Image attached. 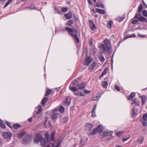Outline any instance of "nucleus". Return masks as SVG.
<instances>
[{
  "label": "nucleus",
  "instance_id": "46",
  "mask_svg": "<svg viewBox=\"0 0 147 147\" xmlns=\"http://www.w3.org/2000/svg\"><path fill=\"white\" fill-rule=\"evenodd\" d=\"M108 82L107 81L103 82L102 84L103 87L106 88L108 85Z\"/></svg>",
  "mask_w": 147,
  "mask_h": 147
},
{
  "label": "nucleus",
  "instance_id": "6",
  "mask_svg": "<svg viewBox=\"0 0 147 147\" xmlns=\"http://www.w3.org/2000/svg\"><path fill=\"white\" fill-rule=\"evenodd\" d=\"M134 18H138V20L140 21L144 22H147V19L142 16L140 14H136L134 16Z\"/></svg>",
  "mask_w": 147,
  "mask_h": 147
},
{
  "label": "nucleus",
  "instance_id": "59",
  "mask_svg": "<svg viewBox=\"0 0 147 147\" xmlns=\"http://www.w3.org/2000/svg\"><path fill=\"white\" fill-rule=\"evenodd\" d=\"M136 36V35L134 34H133L130 35L129 36H126L127 38L134 37Z\"/></svg>",
  "mask_w": 147,
  "mask_h": 147
},
{
  "label": "nucleus",
  "instance_id": "47",
  "mask_svg": "<svg viewBox=\"0 0 147 147\" xmlns=\"http://www.w3.org/2000/svg\"><path fill=\"white\" fill-rule=\"evenodd\" d=\"M60 145L57 142L55 143L52 144V147H59Z\"/></svg>",
  "mask_w": 147,
  "mask_h": 147
},
{
  "label": "nucleus",
  "instance_id": "34",
  "mask_svg": "<svg viewBox=\"0 0 147 147\" xmlns=\"http://www.w3.org/2000/svg\"><path fill=\"white\" fill-rule=\"evenodd\" d=\"M96 6L98 7H101V8L104 9L105 8L104 5L100 3L97 2L96 3Z\"/></svg>",
  "mask_w": 147,
  "mask_h": 147
},
{
  "label": "nucleus",
  "instance_id": "63",
  "mask_svg": "<svg viewBox=\"0 0 147 147\" xmlns=\"http://www.w3.org/2000/svg\"><path fill=\"white\" fill-rule=\"evenodd\" d=\"M92 39H91L90 40L89 44L91 45H92Z\"/></svg>",
  "mask_w": 147,
  "mask_h": 147
},
{
  "label": "nucleus",
  "instance_id": "36",
  "mask_svg": "<svg viewBox=\"0 0 147 147\" xmlns=\"http://www.w3.org/2000/svg\"><path fill=\"white\" fill-rule=\"evenodd\" d=\"M142 5L141 4H140L138 7V11L139 13H140L141 12L142 10Z\"/></svg>",
  "mask_w": 147,
  "mask_h": 147
},
{
  "label": "nucleus",
  "instance_id": "26",
  "mask_svg": "<svg viewBox=\"0 0 147 147\" xmlns=\"http://www.w3.org/2000/svg\"><path fill=\"white\" fill-rule=\"evenodd\" d=\"M98 57L99 58V60L100 61L103 62L105 61V59L104 57L101 54L98 55Z\"/></svg>",
  "mask_w": 147,
  "mask_h": 147
},
{
  "label": "nucleus",
  "instance_id": "4",
  "mask_svg": "<svg viewBox=\"0 0 147 147\" xmlns=\"http://www.w3.org/2000/svg\"><path fill=\"white\" fill-rule=\"evenodd\" d=\"M104 43L106 47V49L107 51L109 52L110 51L111 49V43L110 40L108 39H106L104 41Z\"/></svg>",
  "mask_w": 147,
  "mask_h": 147
},
{
  "label": "nucleus",
  "instance_id": "24",
  "mask_svg": "<svg viewBox=\"0 0 147 147\" xmlns=\"http://www.w3.org/2000/svg\"><path fill=\"white\" fill-rule=\"evenodd\" d=\"M65 16L67 19H70L72 18V15L71 13L69 12L65 15Z\"/></svg>",
  "mask_w": 147,
  "mask_h": 147
},
{
  "label": "nucleus",
  "instance_id": "62",
  "mask_svg": "<svg viewBox=\"0 0 147 147\" xmlns=\"http://www.w3.org/2000/svg\"><path fill=\"white\" fill-rule=\"evenodd\" d=\"M96 105H95L93 107L92 110L96 111Z\"/></svg>",
  "mask_w": 147,
  "mask_h": 147
},
{
  "label": "nucleus",
  "instance_id": "8",
  "mask_svg": "<svg viewBox=\"0 0 147 147\" xmlns=\"http://www.w3.org/2000/svg\"><path fill=\"white\" fill-rule=\"evenodd\" d=\"M57 109H56L53 111V113L52 115L51 118L54 120L56 119L59 115V114L57 113Z\"/></svg>",
  "mask_w": 147,
  "mask_h": 147
},
{
  "label": "nucleus",
  "instance_id": "10",
  "mask_svg": "<svg viewBox=\"0 0 147 147\" xmlns=\"http://www.w3.org/2000/svg\"><path fill=\"white\" fill-rule=\"evenodd\" d=\"M45 125L46 127H51V123L50 121L49 120L47 117H46L45 122Z\"/></svg>",
  "mask_w": 147,
  "mask_h": 147
},
{
  "label": "nucleus",
  "instance_id": "56",
  "mask_svg": "<svg viewBox=\"0 0 147 147\" xmlns=\"http://www.w3.org/2000/svg\"><path fill=\"white\" fill-rule=\"evenodd\" d=\"M92 117H96L95 111L92 110Z\"/></svg>",
  "mask_w": 147,
  "mask_h": 147
},
{
  "label": "nucleus",
  "instance_id": "27",
  "mask_svg": "<svg viewBox=\"0 0 147 147\" xmlns=\"http://www.w3.org/2000/svg\"><path fill=\"white\" fill-rule=\"evenodd\" d=\"M48 100V98L46 97L44 98L42 100V105H45L46 103Z\"/></svg>",
  "mask_w": 147,
  "mask_h": 147
},
{
  "label": "nucleus",
  "instance_id": "30",
  "mask_svg": "<svg viewBox=\"0 0 147 147\" xmlns=\"http://www.w3.org/2000/svg\"><path fill=\"white\" fill-rule=\"evenodd\" d=\"M64 137L63 136L60 137L57 140V142L60 145L61 142L63 140Z\"/></svg>",
  "mask_w": 147,
  "mask_h": 147
},
{
  "label": "nucleus",
  "instance_id": "7",
  "mask_svg": "<svg viewBox=\"0 0 147 147\" xmlns=\"http://www.w3.org/2000/svg\"><path fill=\"white\" fill-rule=\"evenodd\" d=\"M142 124L144 126H146L147 125V114H145L143 115L142 118L141 120Z\"/></svg>",
  "mask_w": 147,
  "mask_h": 147
},
{
  "label": "nucleus",
  "instance_id": "11",
  "mask_svg": "<svg viewBox=\"0 0 147 147\" xmlns=\"http://www.w3.org/2000/svg\"><path fill=\"white\" fill-rule=\"evenodd\" d=\"M3 135L5 138H10L11 137V132H4L3 133Z\"/></svg>",
  "mask_w": 147,
  "mask_h": 147
},
{
  "label": "nucleus",
  "instance_id": "12",
  "mask_svg": "<svg viewBox=\"0 0 147 147\" xmlns=\"http://www.w3.org/2000/svg\"><path fill=\"white\" fill-rule=\"evenodd\" d=\"M30 140L28 136L27 135L23 140L22 142L24 144H27L30 142Z\"/></svg>",
  "mask_w": 147,
  "mask_h": 147
},
{
  "label": "nucleus",
  "instance_id": "9",
  "mask_svg": "<svg viewBox=\"0 0 147 147\" xmlns=\"http://www.w3.org/2000/svg\"><path fill=\"white\" fill-rule=\"evenodd\" d=\"M100 52L101 53L105 54L107 52L105 47L103 44H101L99 46Z\"/></svg>",
  "mask_w": 147,
  "mask_h": 147
},
{
  "label": "nucleus",
  "instance_id": "38",
  "mask_svg": "<svg viewBox=\"0 0 147 147\" xmlns=\"http://www.w3.org/2000/svg\"><path fill=\"white\" fill-rule=\"evenodd\" d=\"M136 18H134V17L132 20L131 23L133 24H135L138 21V19H135Z\"/></svg>",
  "mask_w": 147,
  "mask_h": 147
},
{
  "label": "nucleus",
  "instance_id": "43",
  "mask_svg": "<svg viewBox=\"0 0 147 147\" xmlns=\"http://www.w3.org/2000/svg\"><path fill=\"white\" fill-rule=\"evenodd\" d=\"M12 1V0H9L4 6V7L5 8L9 4L11 3Z\"/></svg>",
  "mask_w": 147,
  "mask_h": 147
},
{
  "label": "nucleus",
  "instance_id": "53",
  "mask_svg": "<svg viewBox=\"0 0 147 147\" xmlns=\"http://www.w3.org/2000/svg\"><path fill=\"white\" fill-rule=\"evenodd\" d=\"M68 10V8L66 7H63L61 9V11L63 12H65Z\"/></svg>",
  "mask_w": 147,
  "mask_h": 147
},
{
  "label": "nucleus",
  "instance_id": "48",
  "mask_svg": "<svg viewBox=\"0 0 147 147\" xmlns=\"http://www.w3.org/2000/svg\"><path fill=\"white\" fill-rule=\"evenodd\" d=\"M73 23V22L72 20H70L67 22V24L68 25V26H71Z\"/></svg>",
  "mask_w": 147,
  "mask_h": 147
},
{
  "label": "nucleus",
  "instance_id": "39",
  "mask_svg": "<svg viewBox=\"0 0 147 147\" xmlns=\"http://www.w3.org/2000/svg\"><path fill=\"white\" fill-rule=\"evenodd\" d=\"M51 91L50 89H48L47 90L45 94V95L46 96H48L51 93Z\"/></svg>",
  "mask_w": 147,
  "mask_h": 147
},
{
  "label": "nucleus",
  "instance_id": "41",
  "mask_svg": "<svg viewBox=\"0 0 147 147\" xmlns=\"http://www.w3.org/2000/svg\"><path fill=\"white\" fill-rule=\"evenodd\" d=\"M143 137H142L138 140V142L139 143L142 144L143 141Z\"/></svg>",
  "mask_w": 147,
  "mask_h": 147
},
{
  "label": "nucleus",
  "instance_id": "31",
  "mask_svg": "<svg viewBox=\"0 0 147 147\" xmlns=\"http://www.w3.org/2000/svg\"><path fill=\"white\" fill-rule=\"evenodd\" d=\"M141 97L142 98V103L143 105L146 102V97L145 96H141Z\"/></svg>",
  "mask_w": 147,
  "mask_h": 147
},
{
  "label": "nucleus",
  "instance_id": "52",
  "mask_svg": "<svg viewBox=\"0 0 147 147\" xmlns=\"http://www.w3.org/2000/svg\"><path fill=\"white\" fill-rule=\"evenodd\" d=\"M100 97V96H96L95 97H93L92 98V100L93 101L96 100H98V99Z\"/></svg>",
  "mask_w": 147,
  "mask_h": 147
},
{
  "label": "nucleus",
  "instance_id": "1",
  "mask_svg": "<svg viewBox=\"0 0 147 147\" xmlns=\"http://www.w3.org/2000/svg\"><path fill=\"white\" fill-rule=\"evenodd\" d=\"M65 30L68 31V33L69 35L74 38L76 42H79V40L77 35L78 31L76 29L74 28L71 29L67 27L65 28Z\"/></svg>",
  "mask_w": 147,
  "mask_h": 147
},
{
  "label": "nucleus",
  "instance_id": "33",
  "mask_svg": "<svg viewBox=\"0 0 147 147\" xmlns=\"http://www.w3.org/2000/svg\"><path fill=\"white\" fill-rule=\"evenodd\" d=\"M135 94L134 93L132 92L130 94L129 97L128 98V100H130L131 99L133 98L135 96Z\"/></svg>",
  "mask_w": 147,
  "mask_h": 147
},
{
  "label": "nucleus",
  "instance_id": "60",
  "mask_svg": "<svg viewBox=\"0 0 147 147\" xmlns=\"http://www.w3.org/2000/svg\"><path fill=\"white\" fill-rule=\"evenodd\" d=\"M63 122L64 123H66L68 121V119H67V117H64L63 119Z\"/></svg>",
  "mask_w": 147,
  "mask_h": 147
},
{
  "label": "nucleus",
  "instance_id": "20",
  "mask_svg": "<svg viewBox=\"0 0 147 147\" xmlns=\"http://www.w3.org/2000/svg\"><path fill=\"white\" fill-rule=\"evenodd\" d=\"M96 129L98 133L100 134L101 133L102 130L103 129V126L102 125H100L98 126L96 128Z\"/></svg>",
  "mask_w": 147,
  "mask_h": 147
},
{
  "label": "nucleus",
  "instance_id": "54",
  "mask_svg": "<svg viewBox=\"0 0 147 147\" xmlns=\"http://www.w3.org/2000/svg\"><path fill=\"white\" fill-rule=\"evenodd\" d=\"M142 14L144 16L147 17V11L143 10L142 11Z\"/></svg>",
  "mask_w": 147,
  "mask_h": 147
},
{
  "label": "nucleus",
  "instance_id": "58",
  "mask_svg": "<svg viewBox=\"0 0 147 147\" xmlns=\"http://www.w3.org/2000/svg\"><path fill=\"white\" fill-rule=\"evenodd\" d=\"M115 88L118 91H119L120 90L119 87L117 85H115Z\"/></svg>",
  "mask_w": 147,
  "mask_h": 147
},
{
  "label": "nucleus",
  "instance_id": "25",
  "mask_svg": "<svg viewBox=\"0 0 147 147\" xmlns=\"http://www.w3.org/2000/svg\"><path fill=\"white\" fill-rule=\"evenodd\" d=\"M70 103L71 102L69 98V97H67L65 99L64 103L65 105H69Z\"/></svg>",
  "mask_w": 147,
  "mask_h": 147
},
{
  "label": "nucleus",
  "instance_id": "28",
  "mask_svg": "<svg viewBox=\"0 0 147 147\" xmlns=\"http://www.w3.org/2000/svg\"><path fill=\"white\" fill-rule=\"evenodd\" d=\"M40 116L41 115H40V113H37V112H36L35 114H34L33 116V117L37 119H38L39 118Z\"/></svg>",
  "mask_w": 147,
  "mask_h": 147
},
{
  "label": "nucleus",
  "instance_id": "17",
  "mask_svg": "<svg viewBox=\"0 0 147 147\" xmlns=\"http://www.w3.org/2000/svg\"><path fill=\"white\" fill-rule=\"evenodd\" d=\"M111 133L110 132L104 131L103 132H101L100 135L102 138H104L108 136Z\"/></svg>",
  "mask_w": 147,
  "mask_h": 147
},
{
  "label": "nucleus",
  "instance_id": "23",
  "mask_svg": "<svg viewBox=\"0 0 147 147\" xmlns=\"http://www.w3.org/2000/svg\"><path fill=\"white\" fill-rule=\"evenodd\" d=\"M97 64V63L95 61H93V63H92L90 65L89 68L91 70H93L94 69Z\"/></svg>",
  "mask_w": 147,
  "mask_h": 147
},
{
  "label": "nucleus",
  "instance_id": "40",
  "mask_svg": "<svg viewBox=\"0 0 147 147\" xmlns=\"http://www.w3.org/2000/svg\"><path fill=\"white\" fill-rule=\"evenodd\" d=\"M134 103L136 105H139V102L138 101L136 98L134 99L133 101Z\"/></svg>",
  "mask_w": 147,
  "mask_h": 147
},
{
  "label": "nucleus",
  "instance_id": "19",
  "mask_svg": "<svg viewBox=\"0 0 147 147\" xmlns=\"http://www.w3.org/2000/svg\"><path fill=\"white\" fill-rule=\"evenodd\" d=\"M74 95L78 97L83 96H84V95L81 92L77 91L76 92H74Z\"/></svg>",
  "mask_w": 147,
  "mask_h": 147
},
{
  "label": "nucleus",
  "instance_id": "3",
  "mask_svg": "<svg viewBox=\"0 0 147 147\" xmlns=\"http://www.w3.org/2000/svg\"><path fill=\"white\" fill-rule=\"evenodd\" d=\"M55 134V131H53L51 134V136L50 137V135L48 133H46L45 134V136L47 140L48 141H54L55 140L54 138Z\"/></svg>",
  "mask_w": 147,
  "mask_h": 147
},
{
  "label": "nucleus",
  "instance_id": "13",
  "mask_svg": "<svg viewBox=\"0 0 147 147\" xmlns=\"http://www.w3.org/2000/svg\"><path fill=\"white\" fill-rule=\"evenodd\" d=\"M138 111V109L136 108H134L132 110V115L131 116L134 118L137 115V112Z\"/></svg>",
  "mask_w": 147,
  "mask_h": 147
},
{
  "label": "nucleus",
  "instance_id": "22",
  "mask_svg": "<svg viewBox=\"0 0 147 147\" xmlns=\"http://www.w3.org/2000/svg\"><path fill=\"white\" fill-rule=\"evenodd\" d=\"M96 11L97 12L99 13L102 14H105L106 13V11L102 9L96 8Z\"/></svg>",
  "mask_w": 147,
  "mask_h": 147
},
{
  "label": "nucleus",
  "instance_id": "16",
  "mask_svg": "<svg viewBox=\"0 0 147 147\" xmlns=\"http://www.w3.org/2000/svg\"><path fill=\"white\" fill-rule=\"evenodd\" d=\"M90 28L91 29L93 30H94L96 29V27L93 22L91 20L89 21Z\"/></svg>",
  "mask_w": 147,
  "mask_h": 147
},
{
  "label": "nucleus",
  "instance_id": "42",
  "mask_svg": "<svg viewBox=\"0 0 147 147\" xmlns=\"http://www.w3.org/2000/svg\"><path fill=\"white\" fill-rule=\"evenodd\" d=\"M130 137L129 135H127L123 138V142H124L127 140Z\"/></svg>",
  "mask_w": 147,
  "mask_h": 147
},
{
  "label": "nucleus",
  "instance_id": "61",
  "mask_svg": "<svg viewBox=\"0 0 147 147\" xmlns=\"http://www.w3.org/2000/svg\"><path fill=\"white\" fill-rule=\"evenodd\" d=\"M6 124L9 127L11 128H12L11 126V125H10L9 123L7 122L6 123Z\"/></svg>",
  "mask_w": 147,
  "mask_h": 147
},
{
  "label": "nucleus",
  "instance_id": "50",
  "mask_svg": "<svg viewBox=\"0 0 147 147\" xmlns=\"http://www.w3.org/2000/svg\"><path fill=\"white\" fill-rule=\"evenodd\" d=\"M107 72V70L106 69H105L101 74V76H103Z\"/></svg>",
  "mask_w": 147,
  "mask_h": 147
},
{
  "label": "nucleus",
  "instance_id": "64",
  "mask_svg": "<svg viewBox=\"0 0 147 147\" xmlns=\"http://www.w3.org/2000/svg\"><path fill=\"white\" fill-rule=\"evenodd\" d=\"M88 1L89 2V4L90 5H92V4L93 3L92 1H90V0H88Z\"/></svg>",
  "mask_w": 147,
  "mask_h": 147
},
{
  "label": "nucleus",
  "instance_id": "45",
  "mask_svg": "<svg viewBox=\"0 0 147 147\" xmlns=\"http://www.w3.org/2000/svg\"><path fill=\"white\" fill-rule=\"evenodd\" d=\"M59 111L61 113H63L64 111V108L63 107L61 106L59 108Z\"/></svg>",
  "mask_w": 147,
  "mask_h": 147
},
{
  "label": "nucleus",
  "instance_id": "29",
  "mask_svg": "<svg viewBox=\"0 0 147 147\" xmlns=\"http://www.w3.org/2000/svg\"><path fill=\"white\" fill-rule=\"evenodd\" d=\"M0 126L3 129H5V126L3 123V121L0 119Z\"/></svg>",
  "mask_w": 147,
  "mask_h": 147
},
{
  "label": "nucleus",
  "instance_id": "35",
  "mask_svg": "<svg viewBox=\"0 0 147 147\" xmlns=\"http://www.w3.org/2000/svg\"><path fill=\"white\" fill-rule=\"evenodd\" d=\"M98 132L97 131L96 128H95L93 129V130L92 131L91 133L89 134V135H92L96 134Z\"/></svg>",
  "mask_w": 147,
  "mask_h": 147
},
{
  "label": "nucleus",
  "instance_id": "37",
  "mask_svg": "<svg viewBox=\"0 0 147 147\" xmlns=\"http://www.w3.org/2000/svg\"><path fill=\"white\" fill-rule=\"evenodd\" d=\"M21 127V125L18 124H16L13 125V127L15 129H17Z\"/></svg>",
  "mask_w": 147,
  "mask_h": 147
},
{
  "label": "nucleus",
  "instance_id": "55",
  "mask_svg": "<svg viewBox=\"0 0 147 147\" xmlns=\"http://www.w3.org/2000/svg\"><path fill=\"white\" fill-rule=\"evenodd\" d=\"M90 91H88V90L86 89H84L83 90V92L84 94H88L90 92Z\"/></svg>",
  "mask_w": 147,
  "mask_h": 147
},
{
  "label": "nucleus",
  "instance_id": "32",
  "mask_svg": "<svg viewBox=\"0 0 147 147\" xmlns=\"http://www.w3.org/2000/svg\"><path fill=\"white\" fill-rule=\"evenodd\" d=\"M78 83V82L77 80H75L72 82L71 85L77 86Z\"/></svg>",
  "mask_w": 147,
  "mask_h": 147
},
{
  "label": "nucleus",
  "instance_id": "21",
  "mask_svg": "<svg viewBox=\"0 0 147 147\" xmlns=\"http://www.w3.org/2000/svg\"><path fill=\"white\" fill-rule=\"evenodd\" d=\"M93 125L91 123H87L86 125V129L88 130H90L92 128Z\"/></svg>",
  "mask_w": 147,
  "mask_h": 147
},
{
  "label": "nucleus",
  "instance_id": "2",
  "mask_svg": "<svg viewBox=\"0 0 147 147\" xmlns=\"http://www.w3.org/2000/svg\"><path fill=\"white\" fill-rule=\"evenodd\" d=\"M40 142L41 145L42 147H45L46 145L45 139L42 137V135L40 133L37 134L34 140L35 143L37 144Z\"/></svg>",
  "mask_w": 147,
  "mask_h": 147
},
{
  "label": "nucleus",
  "instance_id": "15",
  "mask_svg": "<svg viewBox=\"0 0 147 147\" xmlns=\"http://www.w3.org/2000/svg\"><path fill=\"white\" fill-rule=\"evenodd\" d=\"M77 86L79 90H82L86 86L85 83L84 82H82L78 85Z\"/></svg>",
  "mask_w": 147,
  "mask_h": 147
},
{
  "label": "nucleus",
  "instance_id": "44",
  "mask_svg": "<svg viewBox=\"0 0 147 147\" xmlns=\"http://www.w3.org/2000/svg\"><path fill=\"white\" fill-rule=\"evenodd\" d=\"M38 111L36 112H37V113H40L41 112L42 110V107L40 105H39L38 107Z\"/></svg>",
  "mask_w": 147,
  "mask_h": 147
},
{
  "label": "nucleus",
  "instance_id": "14",
  "mask_svg": "<svg viewBox=\"0 0 147 147\" xmlns=\"http://www.w3.org/2000/svg\"><path fill=\"white\" fill-rule=\"evenodd\" d=\"M26 133V132L24 130H22L17 134V136L18 138H21Z\"/></svg>",
  "mask_w": 147,
  "mask_h": 147
},
{
  "label": "nucleus",
  "instance_id": "51",
  "mask_svg": "<svg viewBox=\"0 0 147 147\" xmlns=\"http://www.w3.org/2000/svg\"><path fill=\"white\" fill-rule=\"evenodd\" d=\"M54 9L57 13L59 14L61 13V12L60 11V10L57 7H55Z\"/></svg>",
  "mask_w": 147,
  "mask_h": 147
},
{
  "label": "nucleus",
  "instance_id": "5",
  "mask_svg": "<svg viewBox=\"0 0 147 147\" xmlns=\"http://www.w3.org/2000/svg\"><path fill=\"white\" fill-rule=\"evenodd\" d=\"M92 61V59L90 57L87 56L84 60L83 64L85 66H87L90 64Z\"/></svg>",
  "mask_w": 147,
  "mask_h": 147
},
{
  "label": "nucleus",
  "instance_id": "49",
  "mask_svg": "<svg viewBox=\"0 0 147 147\" xmlns=\"http://www.w3.org/2000/svg\"><path fill=\"white\" fill-rule=\"evenodd\" d=\"M113 24V22L112 21H110L109 24H108V27L109 28H111V26Z\"/></svg>",
  "mask_w": 147,
  "mask_h": 147
},
{
  "label": "nucleus",
  "instance_id": "18",
  "mask_svg": "<svg viewBox=\"0 0 147 147\" xmlns=\"http://www.w3.org/2000/svg\"><path fill=\"white\" fill-rule=\"evenodd\" d=\"M69 88L73 92L74 94V92H76L78 91V88H77L76 87L71 86V85H70L69 86Z\"/></svg>",
  "mask_w": 147,
  "mask_h": 147
},
{
  "label": "nucleus",
  "instance_id": "57",
  "mask_svg": "<svg viewBox=\"0 0 147 147\" xmlns=\"http://www.w3.org/2000/svg\"><path fill=\"white\" fill-rule=\"evenodd\" d=\"M122 131H119L117 132L116 134L117 136H120L122 135Z\"/></svg>",
  "mask_w": 147,
  "mask_h": 147
}]
</instances>
